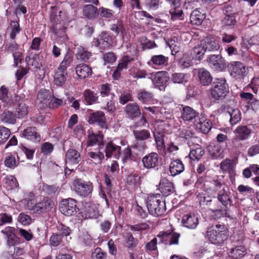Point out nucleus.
I'll return each mask as SVG.
<instances>
[{"label": "nucleus", "mask_w": 259, "mask_h": 259, "mask_svg": "<svg viewBox=\"0 0 259 259\" xmlns=\"http://www.w3.org/2000/svg\"><path fill=\"white\" fill-rule=\"evenodd\" d=\"M106 254L100 248L97 247L92 254V259H104L106 257Z\"/></svg>", "instance_id": "680f3d73"}, {"label": "nucleus", "mask_w": 259, "mask_h": 259, "mask_svg": "<svg viewBox=\"0 0 259 259\" xmlns=\"http://www.w3.org/2000/svg\"><path fill=\"white\" fill-rule=\"evenodd\" d=\"M197 197L200 205L203 206L210 205L211 198L208 195L206 194H199L197 195Z\"/></svg>", "instance_id": "de8ad7c7"}, {"label": "nucleus", "mask_w": 259, "mask_h": 259, "mask_svg": "<svg viewBox=\"0 0 259 259\" xmlns=\"http://www.w3.org/2000/svg\"><path fill=\"white\" fill-rule=\"evenodd\" d=\"M236 23V20L233 14H228L222 20V24L225 26H233Z\"/></svg>", "instance_id": "6e6d98bb"}, {"label": "nucleus", "mask_w": 259, "mask_h": 259, "mask_svg": "<svg viewBox=\"0 0 259 259\" xmlns=\"http://www.w3.org/2000/svg\"><path fill=\"white\" fill-rule=\"evenodd\" d=\"M133 134L137 141L134 147L140 151H144L147 148L146 143L144 142H138V141H143L150 138L151 137L150 132L145 129L137 130L133 131Z\"/></svg>", "instance_id": "39448f33"}, {"label": "nucleus", "mask_w": 259, "mask_h": 259, "mask_svg": "<svg viewBox=\"0 0 259 259\" xmlns=\"http://www.w3.org/2000/svg\"><path fill=\"white\" fill-rule=\"evenodd\" d=\"M1 121L5 124H14L16 117L14 114L9 111H5L0 116Z\"/></svg>", "instance_id": "72a5a7b5"}, {"label": "nucleus", "mask_w": 259, "mask_h": 259, "mask_svg": "<svg viewBox=\"0 0 259 259\" xmlns=\"http://www.w3.org/2000/svg\"><path fill=\"white\" fill-rule=\"evenodd\" d=\"M182 223L185 227L194 229L198 224V219L194 214H187L183 216Z\"/></svg>", "instance_id": "6ab92c4d"}, {"label": "nucleus", "mask_w": 259, "mask_h": 259, "mask_svg": "<svg viewBox=\"0 0 259 259\" xmlns=\"http://www.w3.org/2000/svg\"><path fill=\"white\" fill-rule=\"evenodd\" d=\"M67 76L68 73L66 71L57 68L54 76V84L58 87H61L65 83Z\"/></svg>", "instance_id": "b1692460"}, {"label": "nucleus", "mask_w": 259, "mask_h": 259, "mask_svg": "<svg viewBox=\"0 0 259 259\" xmlns=\"http://www.w3.org/2000/svg\"><path fill=\"white\" fill-rule=\"evenodd\" d=\"M88 156L94 160L95 163H100L104 158V155L103 153L95 152L90 151L88 153Z\"/></svg>", "instance_id": "3c124183"}, {"label": "nucleus", "mask_w": 259, "mask_h": 259, "mask_svg": "<svg viewBox=\"0 0 259 259\" xmlns=\"http://www.w3.org/2000/svg\"><path fill=\"white\" fill-rule=\"evenodd\" d=\"M113 11L104 7H101L98 9V15H100L103 17L110 18L113 16Z\"/></svg>", "instance_id": "bf43d9fd"}, {"label": "nucleus", "mask_w": 259, "mask_h": 259, "mask_svg": "<svg viewBox=\"0 0 259 259\" xmlns=\"http://www.w3.org/2000/svg\"><path fill=\"white\" fill-rule=\"evenodd\" d=\"M88 122L90 124L97 123L103 128H107L108 126L105 114L101 111L91 113L89 116Z\"/></svg>", "instance_id": "9d476101"}, {"label": "nucleus", "mask_w": 259, "mask_h": 259, "mask_svg": "<svg viewBox=\"0 0 259 259\" xmlns=\"http://www.w3.org/2000/svg\"><path fill=\"white\" fill-rule=\"evenodd\" d=\"M259 153V144L250 146L247 151V154L250 157H253Z\"/></svg>", "instance_id": "774afa93"}, {"label": "nucleus", "mask_w": 259, "mask_h": 259, "mask_svg": "<svg viewBox=\"0 0 259 259\" xmlns=\"http://www.w3.org/2000/svg\"><path fill=\"white\" fill-rule=\"evenodd\" d=\"M73 61V58L69 54H67L62 61L60 63L58 69L66 71L67 68L69 67Z\"/></svg>", "instance_id": "a19ab883"}, {"label": "nucleus", "mask_w": 259, "mask_h": 259, "mask_svg": "<svg viewBox=\"0 0 259 259\" xmlns=\"http://www.w3.org/2000/svg\"><path fill=\"white\" fill-rule=\"evenodd\" d=\"M76 73L79 78H85L92 74L91 68L87 65L82 64L78 65L75 68Z\"/></svg>", "instance_id": "bb28decb"}, {"label": "nucleus", "mask_w": 259, "mask_h": 259, "mask_svg": "<svg viewBox=\"0 0 259 259\" xmlns=\"http://www.w3.org/2000/svg\"><path fill=\"white\" fill-rule=\"evenodd\" d=\"M9 89L5 86L2 85L0 88V100L3 102L8 104L9 102L8 96Z\"/></svg>", "instance_id": "5fc2aeb1"}, {"label": "nucleus", "mask_w": 259, "mask_h": 259, "mask_svg": "<svg viewBox=\"0 0 259 259\" xmlns=\"http://www.w3.org/2000/svg\"><path fill=\"white\" fill-rule=\"evenodd\" d=\"M100 93L102 97L108 96L110 93V84H103L100 85L99 88Z\"/></svg>", "instance_id": "338daca9"}, {"label": "nucleus", "mask_w": 259, "mask_h": 259, "mask_svg": "<svg viewBox=\"0 0 259 259\" xmlns=\"http://www.w3.org/2000/svg\"><path fill=\"white\" fill-rule=\"evenodd\" d=\"M120 150V146L117 145L113 141L108 142L105 144V152L107 158L112 156L119 157Z\"/></svg>", "instance_id": "2eb2a0df"}, {"label": "nucleus", "mask_w": 259, "mask_h": 259, "mask_svg": "<svg viewBox=\"0 0 259 259\" xmlns=\"http://www.w3.org/2000/svg\"><path fill=\"white\" fill-rule=\"evenodd\" d=\"M103 139V136L101 134H92L89 135L88 143L89 146H93L98 144L100 146L102 145V142ZM101 147H100L99 149Z\"/></svg>", "instance_id": "4c0bfd02"}, {"label": "nucleus", "mask_w": 259, "mask_h": 259, "mask_svg": "<svg viewBox=\"0 0 259 259\" xmlns=\"http://www.w3.org/2000/svg\"><path fill=\"white\" fill-rule=\"evenodd\" d=\"M11 32L10 36L12 39L15 38L16 35L20 32L19 24L17 21L12 22L10 26Z\"/></svg>", "instance_id": "603ef678"}, {"label": "nucleus", "mask_w": 259, "mask_h": 259, "mask_svg": "<svg viewBox=\"0 0 259 259\" xmlns=\"http://www.w3.org/2000/svg\"><path fill=\"white\" fill-rule=\"evenodd\" d=\"M18 161L16 160L15 157L12 155L11 154H10L9 155H8L5 159L4 163L5 165L11 168H13L17 166L18 164Z\"/></svg>", "instance_id": "c03bdc74"}, {"label": "nucleus", "mask_w": 259, "mask_h": 259, "mask_svg": "<svg viewBox=\"0 0 259 259\" xmlns=\"http://www.w3.org/2000/svg\"><path fill=\"white\" fill-rule=\"evenodd\" d=\"M195 125L197 128L199 129L203 133H208L211 127L210 121L206 119L203 116L199 117L197 122L195 123Z\"/></svg>", "instance_id": "5701e85b"}, {"label": "nucleus", "mask_w": 259, "mask_h": 259, "mask_svg": "<svg viewBox=\"0 0 259 259\" xmlns=\"http://www.w3.org/2000/svg\"><path fill=\"white\" fill-rule=\"evenodd\" d=\"M246 253V249L243 246H237L231 249L229 253V256L238 259L242 257Z\"/></svg>", "instance_id": "473e14b6"}, {"label": "nucleus", "mask_w": 259, "mask_h": 259, "mask_svg": "<svg viewBox=\"0 0 259 259\" xmlns=\"http://www.w3.org/2000/svg\"><path fill=\"white\" fill-rule=\"evenodd\" d=\"M125 112L130 118L139 117L141 115L139 106L136 103H129L125 107Z\"/></svg>", "instance_id": "aec40b11"}, {"label": "nucleus", "mask_w": 259, "mask_h": 259, "mask_svg": "<svg viewBox=\"0 0 259 259\" xmlns=\"http://www.w3.org/2000/svg\"><path fill=\"white\" fill-rule=\"evenodd\" d=\"M206 236L211 243L222 244L227 239V229L224 225L212 226L208 229Z\"/></svg>", "instance_id": "f257e3e1"}, {"label": "nucleus", "mask_w": 259, "mask_h": 259, "mask_svg": "<svg viewBox=\"0 0 259 259\" xmlns=\"http://www.w3.org/2000/svg\"><path fill=\"white\" fill-rule=\"evenodd\" d=\"M206 52L203 45H202L201 41L198 45L196 46L193 49L192 55H194L196 59L200 60Z\"/></svg>", "instance_id": "ea45409f"}, {"label": "nucleus", "mask_w": 259, "mask_h": 259, "mask_svg": "<svg viewBox=\"0 0 259 259\" xmlns=\"http://www.w3.org/2000/svg\"><path fill=\"white\" fill-rule=\"evenodd\" d=\"M184 169V165L179 159L174 160L170 163L169 172L172 176H176L181 174Z\"/></svg>", "instance_id": "412c9836"}, {"label": "nucleus", "mask_w": 259, "mask_h": 259, "mask_svg": "<svg viewBox=\"0 0 259 259\" xmlns=\"http://www.w3.org/2000/svg\"><path fill=\"white\" fill-rule=\"evenodd\" d=\"M229 93V86L224 78H218L210 90L211 97L215 100L224 98Z\"/></svg>", "instance_id": "7ed1b4c3"}, {"label": "nucleus", "mask_w": 259, "mask_h": 259, "mask_svg": "<svg viewBox=\"0 0 259 259\" xmlns=\"http://www.w3.org/2000/svg\"><path fill=\"white\" fill-rule=\"evenodd\" d=\"M209 209L212 213V216L215 217V218H220L226 214L225 209H220L218 207L211 206Z\"/></svg>", "instance_id": "4d7b16f0"}, {"label": "nucleus", "mask_w": 259, "mask_h": 259, "mask_svg": "<svg viewBox=\"0 0 259 259\" xmlns=\"http://www.w3.org/2000/svg\"><path fill=\"white\" fill-rule=\"evenodd\" d=\"M84 101L88 105H92L95 103L98 100V96L94 92L87 90L83 94Z\"/></svg>", "instance_id": "e433bc0d"}, {"label": "nucleus", "mask_w": 259, "mask_h": 259, "mask_svg": "<svg viewBox=\"0 0 259 259\" xmlns=\"http://www.w3.org/2000/svg\"><path fill=\"white\" fill-rule=\"evenodd\" d=\"M157 237L161 238L162 239L168 238L169 239V244L170 245H177L179 243V239L180 237V234L178 233L170 234L165 232H161L158 234Z\"/></svg>", "instance_id": "cd10ccee"}, {"label": "nucleus", "mask_w": 259, "mask_h": 259, "mask_svg": "<svg viewBox=\"0 0 259 259\" xmlns=\"http://www.w3.org/2000/svg\"><path fill=\"white\" fill-rule=\"evenodd\" d=\"M201 41L206 52H214L220 48L219 44L213 38L207 37Z\"/></svg>", "instance_id": "4be33fe9"}, {"label": "nucleus", "mask_w": 259, "mask_h": 259, "mask_svg": "<svg viewBox=\"0 0 259 259\" xmlns=\"http://www.w3.org/2000/svg\"><path fill=\"white\" fill-rule=\"evenodd\" d=\"M198 77L200 83L203 85H207L211 83L212 78L210 73L204 68L198 70Z\"/></svg>", "instance_id": "a878e982"}, {"label": "nucleus", "mask_w": 259, "mask_h": 259, "mask_svg": "<svg viewBox=\"0 0 259 259\" xmlns=\"http://www.w3.org/2000/svg\"><path fill=\"white\" fill-rule=\"evenodd\" d=\"M11 132L8 128L0 126V143H4L7 141L10 137Z\"/></svg>", "instance_id": "864d4df0"}, {"label": "nucleus", "mask_w": 259, "mask_h": 259, "mask_svg": "<svg viewBox=\"0 0 259 259\" xmlns=\"http://www.w3.org/2000/svg\"><path fill=\"white\" fill-rule=\"evenodd\" d=\"M171 81L175 83H184L187 81L186 75L182 73H175L171 76Z\"/></svg>", "instance_id": "8fccbe9b"}, {"label": "nucleus", "mask_w": 259, "mask_h": 259, "mask_svg": "<svg viewBox=\"0 0 259 259\" xmlns=\"http://www.w3.org/2000/svg\"><path fill=\"white\" fill-rule=\"evenodd\" d=\"M235 138L238 141H244L249 139L252 133V130L246 125H239L234 130Z\"/></svg>", "instance_id": "ddd939ff"}, {"label": "nucleus", "mask_w": 259, "mask_h": 259, "mask_svg": "<svg viewBox=\"0 0 259 259\" xmlns=\"http://www.w3.org/2000/svg\"><path fill=\"white\" fill-rule=\"evenodd\" d=\"M130 227L133 231H140L147 229L149 228V225L145 223H142L135 225H131Z\"/></svg>", "instance_id": "0e129e2a"}, {"label": "nucleus", "mask_w": 259, "mask_h": 259, "mask_svg": "<svg viewBox=\"0 0 259 259\" xmlns=\"http://www.w3.org/2000/svg\"><path fill=\"white\" fill-rule=\"evenodd\" d=\"M16 111L19 118H23L28 114V106L23 101L18 104V107L16 109Z\"/></svg>", "instance_id": "a18cd8bd"}, {"label": "nucleus", "mask_w": 259, "mask_h": 259, "mask_svg": "<svg viewBox=\"0 0 259 259\" xmlns=\"http://www.w3.org/2000/svg\"><path fill=\"white\" fill-rule=\"evenodd\" d=\"M207 61L212 69L218 71H222L226 67L225 61L220 55H211L208 58Z\"/></svg>", "instance_id": "6e6552de"}, {"label": "nucleus", "mask_w": 259, "mask_h": 259, "mask_svg": "<svg viewBox=\"0 0 259 259\" xmlns=\"http://www.w3.org/2000/svg\"><path fill=\"white\" fill-rule=\"evenodd\" d=\"M137 97L140 101L143 103H145L149 101L152 99V94L151 93L145 90H141L138 93Z\"/></svg>", "instance_id": "49530a36"}, {"label": "nucleus", "mask_w": 259, "mask_h": 259, "mask_svg": "<svg viewBox=\"0 0 259 259\" xmlns=\"http://www.w3.org/2000/svg\"><path fill=\"white\" fill-rule=\"evenodd\" d=\"M147 207L150 214L155 217L162 215L165 211V204L160 194L150 195L147 200Z\"/></svg>", "instance_id": "f03ea898"}, {"label": "nucleus", "mask_w": 259, "mask_h": 259, "mask_svg": "<svg viewBox=\"0 0 259 259\" xmlns=\"http://www.w3.org/2000/svg\"><path fill=\"white\" fill-rule=\"evenodd\" d=\"M222 192H220L218 195V200L225 206L231 205V200L229 196V191L223 189Z\"/></svg>", "instance_id": "f704fd0d"}, {"label": "nucleus", "mask_w": 259, "mask_h": 259, "mask_svg": "<svg viewBox=\"0 0 259 259\" xmlns=\"http://www.w3.org/2000/svg\"><path fill=\"white\" fill-rule=\"evenodd\" d=\"M78 51L80 59L82 61L87 62L91 56V53L85 50L82 47L78 48Z\"/></svg>", "instance_id": "13d9d810"}, {"label": "nucleus", "mask_w": 259, "mask_h": 259, "mask_svg": "<svg viewBox=\"0 0 259 259\" xmlns=\"http://www.w3.org/2000/svg\"><path fill=\"white\" fill-rule=\"evenodd\" d=\"M83 15L88 19H94L98 16V9L92 5H86L83 7Z\"/></svg>", "instance_id": "c756f323"}, {"label": "nucleus", "mask_w": 259, "mask_h": 259, "mask_svg": "<svg viewBox=\"0 0 259 259\" xmlns=\"http://www.w3.org/2000/svg\"><path fill=\"white\" fill-rule=\"evenodd\" d=\"M12 222V217L6 213L0 214V226L6 224H11Z\"/></svg>", "instance_id": "052dcab7"}, {"label": "nucleus", "mask_w": 259, "mask_h": 259, "mask_svg": "<svg viewBox=\"0 0 259 259\" xmlns=\"http://www.w3.org/2000/svg\"><path fill=\"white\" fill-rule=\"evenodd\" d=\"M53 201L45 198L41 202L36 203L34 208V213H41L50 210L54 206Z\"/></svg>", "instance_id": "f3484780"}, {"label": "nucleus", "mask_w": 259, "mask_h": 259, "mask_svg": "<svg viewBox=\"0 0 259 259\" xmlns=\"http://www.w3.org/2000/svg\"><path fill=\"white\" fill-rule=\"evenodd\" d=\"M22 136L31 141H39L40 136L33 127H28L25 128L22 133Z\"/></svg>", "instance_id": "c85d7f7f"}, {"label": "nucleus", "mask_w": 259, "mask_h": 259, "mask_svg": "<svg viewBox=\"0 0 259 259\" xmlns=\"http://www.w3.org/2000/svg\"><path fill=\"white\" fill-rule=\"evenodd\" d=\"M205 18L204 15L199 9L194 10L190 17L191 23L193 25H199L201 24Z\"/></svg>", "instance_id": "7c9ffc66"}, {"label": "nucleus", "mask_w": 259, "mask_h": 259, "mask_svg": "<svg viewBox=\"0 0 259 259\" xmlns=\"http://www.w3.org/2000/svg\"><path fill=\"white\" fill-rule=\"evenodd\" d=\"M73 186L75 193L80 197H91L93 190V184L91 182L76 179L74 180Z\"/></svg>", "instance_id": "20e7f679"}, {"label": "nucleus", "mask_w": 259, "mask_h": 259, "mask_svg": "<svg viewBox=\"0 0 259 259\" xmlns=\"http://www.w3.org/2000/svg\"><path fill=\"white\" fill-rule=\"evenodd\" d=\"M142 162L144 167L146 169L158 168L160 162V158L157 153L151 152L143 157Z\"/></svg>", "instance_id": "0eeeda50"}, {"label": "nucleus", "mask_w": 259, "mask_h": 259, "mask_svg": "<svg viewBox=\"0 0 259 259\" xmlns=\"http://www.w3.org/2000/svg\"><path fill=\"white\" fill-rule=\"evenodd\" d=\"M81 161L80 153L74 149H69L66 154L65 162L68 165H76Z\"/></svg>", "instance_id": "a211bd4d"}, {"label": "nucleus", "mask_w": 259, "mask_h": 259, "mask_svg": "<svg viewBox=\"0 0 259 259\" xmlns=\"http://www.w3.org/2000/svg\"><path fill=\"white\" fill-rule=\"evenodd\" d=\"M18 221L23 225H27L31 223V219L29 215L21 213L18 217Z\"/></svg>", "instance_id": "e2e57ef3"}, {"label": "nucleus", "mask_w": 259, "mask_h": 259, "mask_svg": "<svg viewBox=\"0 0 259 259\" xmlns=\"http://www.w3.org/2000/svg\"><path fill=\"white\" fill-rule=\"evenodd\" d=\"M57 7H51L50 15V20L51 23V28L55 33H57L58 29L57 25L59 24L61 21L60 15L58 13H61Z\"/></svg>", "instance_id": "dca6fc26"}, {"label": "nucleus", "mask_w": 259, "mask_h": 259, "mask_svg": "<svg viewBox=\"0 0 259 259\" xmlns=\"http://www.w3.org/2000/svg\"><path fill=\"white\" fill-rule=\"evenodd\" d=\"M60 211L65 215L71 216L76 212V201L71 198L62 200L59 205Z\"/></svg>", "instance_id": "423d86ee"}, {"label": "nucleus", "mask_w": 259, "mask_h": 259, "mask_svg": "<svg viewBox=\"0 0 259 259\" xmlns=\"http://www.w3.org/2000/svg\"><path fill=\"white\" fill-rule=\"evenodd\" d=\"M178 66L181 69L188 68L193 65V58L191 55L185 54L178 61Z\"/></svg>", "instance_id": "2f4dec72"}, {"label": "nucleus", "mask_w": 259, "mask_h": 259, "mask_svg": "<svg viewBox=\"0 0 259 259\" xmlns=\"http://www.w3.org/2000/svg\"><path fill=\"white\" fill-rule=\"evenodd\" d=\"M52 97L48 91H40L37 95V102L40 108L49 107Z\"/></svg>", "instance_id": "4468645a"}, {"label": "nucleus", "mask_w": 259, "mask_h": 259, "mask_svg": "<svg viewBox=\"0 0 259 259\" xmlns=\"http://www.w3.org/2000/svg\"><path fill=\"white\" fill-rule=\"evenodd\" d=\"M173 184L165 178L161 179L159 183V189L165 195H169L173 190Z\"/></svg>", "instance_id": "393cba45"}, {"label": "nucleus", "mask_w": 259, "mask_h": 259, "mask_svg": "<svg viewBox=\"0 0 259 259\" xmlns=\"http://www.w3.org/2000/svg\"><path fill=\"white\" fill-rule=\"evenodd\" d=\"M167 60L168 58L162 55H154L151 59V61L156 65H164Z\"/></svg>", "instance_id": "09e8293b"}, {"label": "nucleus", "mask_w": 259, "mask_h": 259, "mask_svg": "<svg viewBox=\"0 0 259 259\" xmlns=\"http://www.w3.org/2000/svg\"><path fill=\"white\" fill-rule=\"evenodd\" d=\"M166 1L171 7L169 11L171 16V19L172 21L181 20L183 11L180 7V0H166Z\"/></svg>", "instance_id": "1a4fd4ad"}, {"label": "nucleus", "mask_w": 259, "mask_h": 259, "mask_svg": "<svg viewBox=\"0 0 259 259\" xmlns=\"http://www.w3.org/2000/svg\"><path fill=\"white\" fill-rule=\"evenodd\" d=\"M62 241L60 235L58 234H53L50 238V243L53 246H58Z\"/></svg>", "instance_id": "69168bd1"}, {"label": "nucleus", "mask_w": 259, "mask_h": 259, "mask_svg": "<svg viewBox=\"0 0 259 259\" xmlns=\"http://www.w3.org/2000/svg\"><path fill=\"white\" fill-rule=\"evenodd\" d=\"M204 154V151L201 148L198 147L195 149L192 150L189 155L190 158L193 160H198Z\"/></svg>", "instance_id": "37998d69"}, {"label": "nucleus", "mask_w": 259, "mask_h": 259, "mask_svg": "<svg viewBox=\"0 0 259 259\" xmlns=\"http://www.w3.org/2000/svg\"><path fill=\"white\" fill-rule=\"evenodd\" d=\"M248 69L240 62H235L232 64L231 75L234 78L240 79L248 73Z\"/></svg>", "instance_id": "9b49d317"}, {"label": "nucleus", "mask_w": 259, "mask_h": 259, "mask_svg": "<svg viewBox=\"0 0 259 259\" xmlns=\"http://www.w3.org/2000/svg\"><path fill=\"white\" fill-rule=\"evenodd\" d=\"M228 114L230 117V122L232 125L236 124L241 120V113L238 109H230Z\"/></svg>", "instance_id": "58836bf2"}, {"label": "nucleus", "mask_w": 259, "mask_h": 259, "mask_svg": "<svg viewBox=\"0 0 259 259\" xmlns=\"http://www.w3.org/2000/svg\"><path fill=\"white\" fill-rule=\"evenodd\" d=\"M208 150L213 158L222 157L223 149L219 145H209L208 147Z\"/></svg>", "instance_id": "c9c22d12"}, {"label": "nucleus", "mask_w": 259, "mask_h": 259, "mask_svg": "<svg viewBox=\"0 0 259 259\" xmlns=\"http://www.w3.org/2000/svg\"><path fill=\"white\" fill-rule=\"evenodd\" d=\"M182 118L186 121H191L194 124L199 117V113L191 107H185L182 112Z\"/></svg>", "instance_id": "f8f14e48"}, {"label": "nucleus", "mask_w": 259, "mask_h": 259, "mask_svg": "<svg viewBox=\"0 0 259 259\" xmlns=\"http://www.w3.org/2000/svg\"><path fill=\"white\" fill-rule=\"evenodd\" d=\"M155 81L157 84H164L169 79L167 73L163 71L157 72L155 75Z\"/></svg>", "instance_id": "79ce46f5"}]
</instances>
